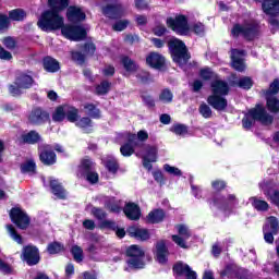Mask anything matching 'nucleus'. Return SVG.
<instances>
[{
    "label": "nucleus",
    "instance_id": "obj_1",
    "mask_svg": "<svg viewBox=\"0 0 279 279\" xmlns=\"http://www.w3.org/2000/svg\"><path fill=\"white\" fill-rule=\"evenodd\" d=\"M50 10L45 11L38 19L37 25L43 32H56L61 29L62 36L68 40H84L86 29L82 26L64 25V17L58 14L69 8V0H48Z\"/></svg>",
    "mask_w": 279,
    "mask_h": 279
},
{
    "label": "nucleus",
    "instance_id": "obj_2",
    "mask_svg": "<svg viewBox=\"0 0 279 279\" xmlns=\"http://www.w3.org/2000/svg\"><path fill=\"white\" fill-rule=\"evenodd\" d=\"M211 95L208 96L207 102L211 108L218 111H223L228 108V100L226 96L230 93V85L228 82L216 78L210 84Z\"/></svg>",
    "mask_w": 279,
    "mask_h": 279
},
{
    "label": "nucleus",
    "instance_id": "obj_3",
    "mask_svg": "<svg viewBox=\"0 0 279 279\" xmlns=\"http://www.w3.org/2000/svg\"><path fill=\"white\" fill-rule=\"evenodd\" d=\"M254 121H259L264 125H269L274 118L267 113V110L263 106L257 105L254 109H251L242 120V125L245 130H250L254 125Z\"/></svg>",
    "mask_w": 279,
    "mask_h": 279
},
{
    "label": "nucleus",
    "instance_id": "obj_4",
    "mask_svg": "<svg viewBox=\"0 0 279 279\" xmlns=\"http://www.w3.org/2000/svg\"><path fill=\"white\" fill-rule=\"evenodd\" d=\"M168 47L170 49L173 62L179 64V66H184V64L191 60V56L186 50V45H184V41L178 38H171L168 43Z\"/></svg>",
    "mask_w": 279,
    "mask_h": 279
},
{
    "label": "nucleus",
    "instance_id": "obj_5",
    "mask_svg": "<svg viewBox=\"0 0 279 279\" xmlns=\"http://www.w3.org/2000/svg\"><path fill=\"white\" fill-rule=\"evenodd\" d=\"M232 36H244L246 40H254L258 36V23L254 20H248L241 24H235L231 29Z\"/></svg>",
    "mask_w": 279,
    "mask_h": 279
},
{
    "label": "nucleus",
    "instance_id": "obj_6",
    "mask_svg": "<svg viewBox=\"0 0 279 279\" xmlns=\"http://www.w3.org/2000/svg\"><path fill=\"white\" fill-rule=\"evenodd\" d=\"M32 86H34V78L32 75L21 73L16 76L14 84L9 86V93L12 97H21L23 90H27V88H32Z\"/></svg>",
    "mask_w": 279,
    "mask_h": 279
},
{
    "label": "nucleus",
    "instance_id": "obj_7",
    "mask_svg": "<svg viewBox=\"0 0 279 279\" xmlns=\"http://www.w3.org/2000/svg\"><path fill=\"white\" fill-rule=\"evenodd\" d=\"M129 256L128 266L131 269H143L145 267V251L138 245H131L126 250Z\"/></svg>",
    "mask_w": 279,
    "mask_h": 279
},
{
    "label": "nucleus",
    "instance_id": "obj_8",
    "mask_svg": "<svg viewBox=\"0 0 279 279\" xmlns=\"http://www.w3.org/2000/svg\"><path fill=\"white\" fill-rule=\"evenodd\" d=\"M168 27H171L175 34L180 36H189L191 33V26H189V20L184 15H177L175 17L167 19Z\"/></svg>",
    "mask_w": 279,
    "mask_h": 279
},
{
    "label": "nucleus",
    "instance_id": "obj_9",
    "mask_svg": "<svg viewBox=\"0 0 279 279\" xmlns=\"http://www.w3.org/2000/svg\"><path fill=\"white\" fill-rule=\"evenodd\" d=\"M93 170V161L90 159H84L78 167V178H85L90 184H97L99 182V174Z\"/></svg>",
    "mask_w": 279,
    "mask_h": 279
},
{
    "label": "nucleus",
    "instance_id": "obj_10",
    "mask_svg": "<svg viewBox=\"0 0 279 279\" xmlns=\"http://www.w3.org/2000/svg\"><path fill=\"white\" fill-rule=\"evenodd\" d=\"M238 204L239 199H236L234 194H229L227 197H219L213 201V205L216 206V208L223 210L225 215L232 213Z\"/></svg>",
    "mask_w": 279,
    "mask_h": 279
},
{
    "label": "nucleus",
    "instance_id": "obj_11",
    "mask_svg": "<svg viewBox=\"0 0 279 279\" xmlns=\"http://www.w3.org/2000/svg\"><path fill=\"white\" fill-rule=\"evenodd\" d=\"M137 156H142L145 169L151 171V162H156V160H158V147L146 145L144 147V151L137 153Z\"/></svg>",
    "mask_w": 279,
    "mask_h": 279
},
{
    "label": "nucleus",
    "instance_id": "obj_12",
    "mask_svg": "<svg viewBox=\"0 0 279 279\" xmlns=\"http://www.w3.org/2000/svg\"><path fill=\"white\" fill-rule=\"evenodd\" d=\"M11 220L17 228L21 230H26V228H29V216L23 211L21 208H13L10 213Z\"/></svg>",
    "mask_w": 279,
    "mask_h": 279
},
{
    "label": "nucleus",
    "instance_id": "obj_13",
    "mask_svg": "<svg viewBox=\"0 0 279 279\" xmlns=\"http://www.w3.org/2000/svg\"><path fill=\"white\" fill-rule=\"evenodd\" d=\"M175 228L179 234L172 235V241H174L179 247L186 250V247H189L186 241L187 239H191V229H189L186 225H178Z\"/></svg>",
    "mask_w": 279,
    "mask_h": 279
},
{
    "label": "nucleus",
    "instance_id": "obj_14",
    "mask_svg": "<svg viewBox=\"0 0 279 279\" xmlns=\"http://www.w3.org/2000/svg\"><path fill=\"white\" fill-rule=\"evenodd\" d=\"M22 260H25L27 265H38L40 263V254L36 246L27 245L23 247Z\"/></svg>",
    "mask_w": 279,
    "mask_h": 279
},
{
    "label": "nucleus",
    "instance_id": "obj_15",
    "mask_svg": "<svg viewBox=\"0 0 279 279\" xmlns=\"http://www.w3.org/2000/svg\"><path fill=\"white\" fill-rule=\"evenodd\" d=\"M28 121L33 125H41L49 121V113L40 108H34L28 116Z\"/></svg>",
    "mask_w": 279,
    "mask_h": 279
},
{
    "label": "nucleus",
    "instance_id": "obj_16",
    "mask_svg": "<svg viewBox=\"0 0 279 279\" xmlns=\"http://www.w3.org/2000/svg\"><path fill=\"white\" fill-rule=\"evenodd\" d=\"M39 158L44 165H56V153H53L51 146L47 144L39 146Z\"/></svg>",
    "mask_w": 279,
    "mask_h": 279
},
{
    "label": "nucleus",
    "instance_id": "obj_17",
    "mask_svg": "<svg viewBox=\"0 0 279 279\" xmlns=\"http://www.w3.org/2000/svg\"><path fill=\"white\" fill-rule=\"evenodd\" d=\"M66 17L70 23H80L86 20V12L80 7L71 5L68 8Z\"/></svg>",
    "mask_w": 279,
    "mask_h": 279
},
{
    "label": "nucleus",
    "instance_id": "obj_18",
    "mask_svg": "<svg viewBox=\"0 0 279 279\" xmlns=\"http://www.w3.org/2000/svg\"><path fill=\"white\" fill-rule=\"evenodd\" d=\"M175 276H185L186 279H197V274L187 264L179 262L173 267Z\"/></svg>",
    "mask_w": 279,
    "mask_h": 279
},
{
    "label": "nucleus",
    "instance_id": "obj_19",
    "mask_svg": "<svg viewBox=\"0 0 279 279\" xmlns=\"http://www.w3.org/2000/svg\"><path fill=\"white\" fill-rule=\"evenodd\" d=\"M156 260L159 262L160 265L167 264V260L169 258V250L167 248V244L165 241H159L156 244V251H155Z\"/></svg>",
    "mask_w": 279,
    "mask_h": 279
},
{
    "label": "nucleus",
    "instance_id": "obj_20",
    "mask_svg": "<svg viewBox=\"0 0 279 279\" xmlns=\"http://www.w3.org/2000/svg\"><path fill=\"white\" fill-rule=\"evenodd\" d=\"M243 56H245V51L233 49L231 51V60L232 66L235 71L243 72L245 71V63L243 62Z\"/></svg>",
    "mask_w": 279,
    "mask_h": 279
},
{
    "label": "nucleus",
    "instance_id": "obj_21",
    "mask_svg": "<svg viewBox=\"0 0 279 279\" xmlns=\"http://www.w3.org/2000/svg\"><path fill=\"white\" fill-rule=\"evenodd\" d=\"M260 1V0H255ZM263 12L267 14V16H278L279 14V0H264L262 4Z\"/></svg>",
    "mask_w": 279,
    "mask_h": 279
},
{
    "label": "nucleus",
    "instance_id": "obj_22",
    "mask_svg": "<svg viewBox=\"0 0 279 279\" xmlns=\"http://www.w3.org/2000/svg\"><path fill=\"white\" fill-rule=\"evenodd\" d=\"M134 147H141V143L136 142V134L129 135V143L121 146L120 151L122 156H132Z\"/></svg>",
    "mask_w": 279,
    "mask_h": 279
},
{
    "label": "nucleus",
    "instance_id": "obj_23",
    "mask_svg": "<svg viewBox=\"0 0 279 279\" xmlns=\"http://www.w3.org/2000/svg\"><path fill=\"white\" fill-rule=\"evenodd\" d=\"M146 63L151 69H162L165 66V57L158 52H150L146 58Z\"/></svg>",
    "mask_w": 279,
    "mask_h": 279
},
{
    "label": "nucleus",
    "instance_id": "obj_24",
    "mask_svg": "<svg viewBox=\"0 0 279 279\" xmlns=\"http://www.w3.org/2000/svg\"><path fill=\"white\" fill-rule=\"evenodd\" d=\"M124 215L131 221H137V219H141V208L134 203H128L124 207Z\"/></svg>",
    "mask_w": 279,
    "mask_h": 279
},
{
    "label": "nucleus",
    "instance_id": "obj_25",
    "mask_svg": "<svg viewBox=\"0 0 279 279\" xmlns=\"http://www.w3.org/2000/svg\"><path fill=\"white\" fill-rule=\"evenodd\" d=\"M102 12L108 19H121L123 16V7L121 4L107 5L102 9Z\"/></svg>",
    "mask_w": 279,
    "mask_h": 279
},
{
    "label": "nucleus",
    "instance_id": "obj_26",
    "mask_svg": "<svg viewBox=\"0 0 279 279\" xmlns=\"http://www.w3.org/2000/svg\"><path fill=\"white\" fill-rule=\"evenodd\" d=\"M20 143H25L27 145H36V143H40V134L36 131H29L28 133H23L20 138Z\"/></svg>",
    "mask_w": 279,
    "mask_h": 279
},
{
    "label": "nucleus",
    "instance_id": "obj_27",
    "mask_svg": "<svg viewBox=\"0 0 279 279\" xmlns=\"http://www.w3.org/2000/svg\"><path fill=\"white\" fill-rule=\"evenodd\" d=\"M129 234L137 241H147L149 239V230L143 228L131 227Z\"/></svg>",
    "mask_w": 279,
    "mask_h": 279
},
{
    "label": "nucleus",
    "instance_id": "obj_28",
    "mask_svg": "<svg viewBox=\"0 0 279 279\" xmlns=\"http://www.w3.org/2000/svg\"><path fill=\"white\" fill-rule=\"evenodd\" d=\"M49 182L53 195L59 199H64V197H66V191H64V187H62V185L57 180L51 178L49 179Z\"/></svg>",
    "mask_w": 279,
    "mask_h": 279
},
{
    "label": "nucleus",
    "instance_id": "obj_29",
    "mask_svg": "<svg viewBox=\"0 0 279 279\" xmlns=\"http://www.w3.org/2000/svg\"><path fill=\"white\" fill-rule=\"evenodd\" d=\"M44 69L48 71V73H56L60 71V63L51 57H46L44 59Z\"/></svg>",
    "mask_w": 279,
    "mask_h": 279
},
{
    "label": "nucleus",
    "instance_id": "obj_30",
    "mask_svg": "<svg viewBox=\"0 0 279 279\" xmlns=\"http://www.w3.org/2000/svg\"><path fill=\"white\" fill-rule=\"evenodd\" d=\"M146 219L148 223H160L165 219V210L155 209L148 214Z\"/></svg>",
    "mask_w": 279,
    "mask_h": 279
},
{
    "label": "nucleus",
    "instance_id": "obj_31",
    "mask_svg": "<svg viewBox=\"0 0 279 279\" xmlns=\"http://www.w3.org/2000/svg\"><path fill=\"white\" fill-rule=\"evenodd\" d=\"M102 163L105 165L106 169L110 171V173H117L119 169V163L117 159L112 156H107L102 158Z\"/></svg>",
    "mask_w": 279,
    "mask_h": 279
},
{
    "label": "nucleus",
    "instance_id": "obj_32",
    "mask_svg": "<svg viewBox=\"0 0 279 279\" xmlns=\"http://www.w3.org/2000/svg\"><path fill=\"white\" fill-rule=\"evenodd\" d=\"M250 203L255 210L265 211L269 210V204L266 201L258 199L257 197H251Z\"/></svg>",
    "mask_w": 279,
    "mask_h": 279
},
{
    "label": "nucleus",
    "instance_id": "obj_33",
    "mask_svg": "<svg viewBox=\"0 0 279 279\" xmlns=\"http://www.w3.org/2000/svg\"><path fill=\"white\" fill-rule=\"evenodd\" d=\"M122 64L126 71V73H136L138 71V65L136 64V62H134L129 57L122 58Z\"/></svg>",
    "mask_w": 279,
    "mask_h": 279
},
{
    "label": "nucleus",
    "instance_id": "obj_34",
    "mask_svg": "<svg viewBox=\"0 0 279 279\" xmlns=\"http://www.w3.org/2000/svg\"><path fill=\"white\" fill-rule=\"evenodd\" d=\"M65 117L71 123H75L80 118L78 111L75 107L65 106Z\"/></svg>",
    "mask_w": 279,
    "mask_h": 279
},
{
    "label": "nucleus",
    "instance_id": "obj_35",
    "mask_svg": "<svg viewBox=\"0 0 279 279\" xmlns=\"http://www.w3.org/2000/svg\"><path fill=\"white\" fill-rule=\"evenodd\" d=\"M267 227H268L269 232H272V234H278L279 223H278V219H276V217L271 216V217L267 218L264 228H267Z\"/></svg>",
    "mask_w": 279,
    "mask_h": 279
},
{
    "label": "nucleus",
    "instance_id": "obj_36",
    "mask_svg": "<svg viewBox=\"0 0 279 279\" xmlns=\"http://www.w3.org/2000/svg\"><path fill=\"white\" fill-rule=\"evenodd\" d=\"M63 119H66V106L58 107L52 114V120L57 123H60Z\"/></svg>",
    "mask_w": 279,
    "mask_h": 279
},
{
    "label": "nucleus",
    "instance_id": "obj_37",
    "mask_svg": "<svg viewBox=\"0 0 279 279\" xmlns=\"http://www.w3.org/2000/svg\"><path fill=\"white\" fill-rule=\"evenodd\" d=\"M22 173H36V162L33 159L21 165Z\"/></svg>",
    "mask_w": 279,
    "mask_h": 279
},
{
    "label": "nucleus",
    "instance_id": "obj_38",
    "mask_svg": "<svg viewBox=\"0 0 279 279\" xmlns=\"http://www.w3.org/2000/svg\"><path fill=\"white\" fill-rule=\"evenodd\" d=\"M27 14L23 11V9H14L9 12V19L11 21H24Z\"/></svg>",
    "mask_w": 279,
    "mask_h": 279
},
{
    "label": "nucleus",
    "instance_id": "obj_39",
    "mask_svg": "<svg viewBox=\"0 0 279 279\" xmlns=\"http://www.w3.org/2000/svg\"><path fill=\"white\" fill-rule=\"evenodd\" d=\"M7 232L11 236V239L15 241V243H17L19 245H23V238L21 236V234L16 233V229H14L12 225L7 226Z\"/></svg>",
    "mask_w": 279,
    "mask_h": 279
},
{
    "label": "nucleus",
    "instance_id": "obj_40",
    "mask_svg": "<svg viewBox=\"0 0 279 279\" xmlns=\"http://www.w3.org/2000/svg\"><path fill=\"white\" fill-rule=\"evenodd\" d=\"M267 107L270 112H279V99L274 96H266Z\"/></svg>",
    "mask_w": 279,
    "mask_h": 279
},
{
    "label": "nucleus",
    "instance_id": "obj_41",
    "mask_svg": "<svg viewBox=\"0 0 279 279\" xmlns=\"http://www.w3.org/2000/svg\"><path fill=\"white\" fill-rule=\"evenodd\" d=\"M190 32L196 34V36H204L206 34V26L202 22H196L190 26Z\"/></svg>",
    "mask_w": 279,
    "mask_h": 279
},
{
    "label": "nucleus",
    "instance_id": "obj_42",
    "mask_svg": "<svg viewBox=\"0 0 279 279\" xmlns=\"http://www.w3.org/2000/svg\"><path fill=\"white\" fill-rule=\"evenodd\" d=\"M235 85L240 88H243L244 90H250V88H252L254 85V82H252L250 76H243L235 83Z\"/></svg>",
    "mask_w": 279,
    "mask_h": 279
},
{
    "label": "nucleus",
    "instance_id": "obj_43",
    "mask_svg": "<svg viewBox=\"0 0 279 279\" xmlns=\"http://www.w3.org/2000/svg\"><path fill=\"white\" fill-rule=\"evenodd\" d=\"M170 132H173L177 136H186L189 129L184 124H174L171 126Z\"/></svg>",
    "mask_w": 279,
    "mask_h": 279
},
{
    "label": "nucleus",
    "instance_id": "obj_44",
    "mask_svg": "<svg viewBox=\"0 0 279 279\" xmlns=\"http://www.w3.org/2000/svg\"><path fill=\"white\" fill-rule=\"evenodd\" d=\"M85 113L88 114V117H92L93 119H99V109L95 107L93 104H86L84 105Z\"/></svg>",
    "mask_w": 279,
    "mask_h": 279
},
{
    "label": "nucleus",
    "instance_id": "obj_45",
    "mask_svg": "<svg viewBox=\"0 0 279 279\" xmlns=\"http://www.w3.org/2000/svg\"><path fill=\"white\" fill-rule=\"evenodd\" d=\"M76 126L81 128L84 132H90V128H93V122L90 118H82L81 120H76Z\"/></svg>",
    "mask_w": 279,
    "mask_h": 279
},
{
    "label": "nucleus",
    "instance_id": "obj_46",
    "mask_svg": "<svg viewBox=\"0 0 279 279\" xmlns=\"http://www.w3.org/2000/svg\"><path fill=\"white\" fill-rule=\"evenodd\" d=\"M112 84L108 81L101 82L96 86V95H107L110 92V86Z\"/></svg>",
    "mask_w": 279,
    "mask_h": 279
},
{
    "label": "nucleus",
    "instance_id": "obj_47",
    "mask_svg": "<svg viewBox=\"0 0 279 279\" xmlns=\"http://www.w3.org/2000/svg\"><path fill=\"white\" fill-rule=\"evenodd\" d=\"M71 253L76 263H82V260H84V251L82 250V247L75 245L72 247Z\"/></svg>",
    "mask_w": 279,
    "mask_h": 279
},
{
    "label": "nucleus",
    "instance_id": "obj_48",
    "mask_svg": "<svg viewBox=\"0 0 279 279\" xmlns=\"http://www.w3.org/2000/svg\"><path fill=\"white\" fill-rule=\"evenodd\" d=\"M159 101L162 104H171L173 101V94L169 89H163L159 95Z\"/></svg>",
    "mask_w": 279,
    "mask_h": 279
},
{
    "label": "nucleus",
    "instance_id": "obj_49",
    "mask_svg": "<svg viewBox=\"0 0 279 279\" xmlns=\"http://www.w3.org/2000/svg\"><path fill=\"white\" fill-rule=\"evenodd\" d=\"M279 93V81L275 80L271 84L269 89L266 92V97H274V95H278Z\"/></svg>",
    "mask_w": 279,
    "mask_h": 279
},
{
    "label": "nucleus",
    "instance_id": "obj_50",
    "mask_svg": "<svg viewBox=\"0 0 279 279\" xmlns=\"http://www.w3.org/2000/svg\"><path fill=\"white\" fill-rule=\"evenodd\" d=\"M50 254H60L64 250V246L58 242L50 243L47 247Z\"/></svg>",
    "mask_w": 279,
    "mask_h": 279
},
{
    "label": "nucleus",
    "instance_id": "obj_51",
    "mask_svg": "<svg viewBox=\"0 0 279 279\" xmlns=\"http://www.w3.org/2000/svg\"><path fill=\"white\" fill-rule=\"evenodd\" d=\"M199 112L204 119H210V117H213V109H210V107L206 104H202L199 106Z\"/></svg>",
    "mask_w": 279,
    "mask_h": 279
},
{
    "label": "nucleus",
    "instance_id": "obj_52",
    "mask_svg": "<svg viewBox=\"0 0 279 279\" xmlns=\"http://www.w3.org/2000/svg\"><path fill=\"white\" fill-rule=\"evenodd\" d=\"M1 274H3L4 276H12V274H14V267H12V265L8 263L2 262Z\"/></svg>",
    "mask_w": 279,
    "mask_h": 279
},
{
    "label": "nucleus",
    "instance_id": "obj_53",
    "mask_svg": "<svg viewBox=\"0 0 279 279\" xmlns=\"http://www.w3.org/2000/svg\"><path fill=\"white\" fill-rule=\"evenodd\" d=\"M163 170L167 173H170V175H182V170H179L178 168L172 167L168 163L163 165Z\"/></svg>",
    "mask_w": 279,
    "mask_h": 279
},
{
    "label": "nucleus",
    "instance_id": "obj_54",
    "mask_svg": "<svg viewBox=\"0 0 279 279\" xmlns=\"http://www.w3.org/2000/svg\"><path fill=\"white\" fill-rule=\"evenodd\" d=\"M92 215H94V217H96V219L99 221H104V219H106V211H104L101 208L94 207L92 209Z\"/></svg>",
    "mask_w": 279,
    "mask_h": 279
},
{
    "label": "nucleus",
    "instance_id": "obj_55",
    "mask_svg": "<svg viewBox=\"0 0 279 279\" xmlns=\"http://www.w3.org/2000/svg\"><path fill=\"white\" fill-rule=\"evenodd\" d=\"M263 232H264V239L266 243H274V234H277V233L269 231V227H264Z\"/></svg>",
    "mask_w": 279,
    "mask_h": 279
},
{
    "label": "nucleus",
    "instance_id": "obj_56",
    "mask_svg": "<svg viewBox=\"0 0 279 279\" xmlns=\"http://www.w3.org/2000/svg\"><path fill=\"white\" fill-rule=\"evenodd\" d=\"M128 25H130V22L126 20H123V21L117 22L112 27L114 32H123V29H125Z\"/></svg>",
    "mask_w": 279,
    "mask_h": 279
},
{
    "label": "nucleus",
    "instance_id": "obj_57",
    "mask_svg": "<svg viewBox=\"0 0 279 279\" xmlns=\"http://www.w3.org/2000/svg\"><path fill=\"white\" fill-rule=\"evenodd\" d=\"M142 99H143L144 104L148 106V108H154L155 101H154V98L149 94L143 93Z\"/></svg>",
    "mask_w": 279,
    "mask_h": 279
},
{
    "label": "nucleus",
    "instance_id": "obj_58",
    "mask_svg": "<svg viewBox=\"0 0 279 279\" xmlns=\"http://www.w3.org/2000/svg\"><path fill=\"white\" fill-rule=\"evenodd\" d=\"M201 77H203V80H213V77H215V72L210 71L209 68H205L201 70Z\"/></svg>",
    "mask_w": 279,
    "mask_h": 279
},
{
    "label": "nucleus",
    "instance_id": "obj_59",
    "mask_svg": "<svg viewBox=\"0 0 279 279\" xmlns=\"http://www.w3.org/2000/svg\"><path fill=\"white\" fill-rule=\"evenodd\" d=\"M3 45L7 47V49H14V47H16V39L13 37H5L3 39Z\"/></svg>",
    "mask_w": 279,
    "mask_h": 279
},
{
    "label": "nucleus",
    "instance_id": "obj_60",
    "mask_svg": "<svg viewBox=\"0 0 279 279\" xmlns=\"http://www.w3.org/2000/svg\"><path fill=\"white\" fill-rule=\"evenodd\" d=\"M136 136V143H145V141H147V138H149V134L147 133V131H140L138 133H137V135H135Z\"/></svg>",
    "mask_w": 279,
    "mask_h": 279
},
{
    "label": "nucleus",
    "instance_id": "obj_61",
    "mask_svg": "<svg viewBox=\"0 0 279 279\" xmlns=\"http://www.w3.org/2000/svg\"><path fill=\"white\" fill-rule=\"evenodd\" d=\"M10 17L8 15H1V31L10 28Z\"/></svg>",
    "mask_w": 279,
    "mask_h": 279
},
{
    "label": "nucleus",
    "instance_id": "obj_62",
    "mask_svg": "<svg viewBox=\"0 0 279 279\" xmlns=\"http://www.w3.org/2000/svg\"><path fill=\"white\" fill-rule=\"evenodd\" d=\"M135 21L140 27L147 25V16L145 15H136Z\"/></svg>",
    "mask_w": 279,
    "mask_h": 279
},
{
    "label": "nucleus",
    "instance_id": "obj_63",
    "mask_svg": "<svg viewBox=\"0 0 279 279\" xmlns=\"http://www.w3.org/2000/svg\"><path fill=\"white\" fill-rule=\"evenodd\" d=\"M72 59L75 60V62L82 64V62H84V54H82V52L78 51H73Z\"/></svg>",
    "mask_w": 279,
    "mask_h": 279
},
{
    "label": "nucleus",
    "instance_id": "obj_64",
    "mask_svg": "<svg viewBox=\"0 0 279 279\" xmlns=\"http://www.w3.org/2000/svg\"><path fill=\"white\" fill-rule=\"evenodd\" d=\"M83 227L85 228V230H94L95 229V221L90 220V219H86L83 221Z\"/></svg>",
    "mask_w": 279,
    "mask_h": 279
}]
</instances>
